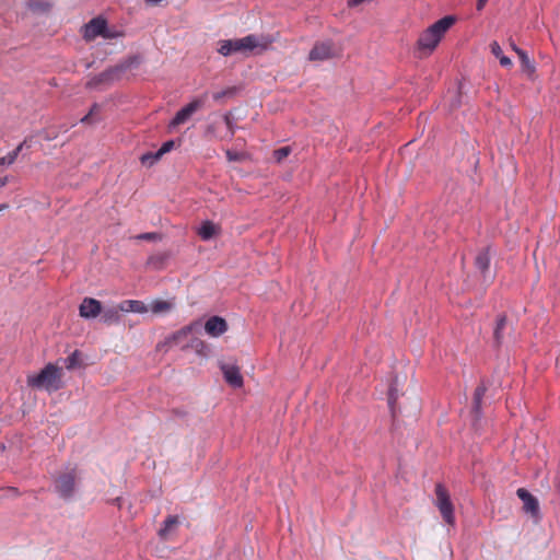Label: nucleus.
<instances>
[{"mask_svg":"<svg viewBox=\"0 0 560 560\" xmlns=\"http://www.w3.org/2000/svg\"><path fill=\"white\" fill-rule=\"evenodd\" d=\"M500 65L504 68H511L512 67V60L504 56V54L499 58Z\"/></svg>","mask_w":560,"mask_h":560,"instance_id":"37","label":"nucleus"},{"mask_svg":"<svg viewBox=\"0 0 560 560\" xmlns=\"http://www.w3.org/2000/svg\"><path fill=\"white\" fill-rule=\"evenodd\" d=\"M81 352L79 350H74L66 360L65 364L68 370H73L81 365Z\"/></svg>","mask_w":560,"mask_h":560,"instance_id":"26","label":"nucleus"},{"mask_svg":"<svg viewBox=\"0 0 560 560\" xmlns=\"http://www.w3.org/2000/svg\"><path fill=\"white\" fill-rule=\"evenodd\" d=\"M178 524L179 517L177 515H168L158 532L159 537L164 541L168 540Z\"/></svg>","mask_w":560,"mask_h":560,"instance_id":"15","label":"nucleus"},{"mask_svg":"<svg viewBox=\"0 0 560 560\" xmlns=\"http://www.w3.org/2000/svg\"><path fill=\"white\" fill-rule=\"evenodd\" d=\"M455 22V16L446 15L421 32L416 44L418 56H430Z\"/></svg>","mask_w":560,"mask_h":560,"instance_id":"1","label":"nucleus"},{"mask_svg":"<svg viewBox=\"0 0 560 560\" xmlns=\"http://www.w3.org/2000/svg\"><path fill=\"white\" fill-rule=\"evenodd\" d=\"M490 51L495 58H500L503 55V50L498 42L493 40L490 43Z\"/></svg>","mask_w":560,"mask_h":560,"instance_id":"33","label":"nucleus"},{"mask_svg":"<svg viewBox=\"0 0 560 560\" xmlns=\"http://www.w3.org/2000/svg\"><path fill=\"white\" fill-rule=\"evenodd\" d=\"M516 493L517 497L523 501V509L525 512L530 513L532 515H536L539 510L537 499L524 488H520Z\"/></svg>","mask_w":560,"mask_h":560,"instance_id":"14","label":"nucleus"},{"mask_svg":"<svg viewBox=\"0 0 560 560\" xmlns=\"http://www.w3.org/2000/svg\"><path fill=\"white\" fill-rule=\"evenodd\" d=\"M191 348L200 355H207L208 346L206 342L199 338H191L190 342L183 346V349Z\"/></svg>","mask_w":560,"mask_h":560,"instance_id":"24","label":"nucleus"},{"mask_svg":"<svg viewBox=\"0 0 560 560\" xmlns=\"http://www.w3.org/2000/svg\"><path fill=\"white\" fill-rule=\"evenodd\" d=\"M9 490H10V491H12L14 494H18V489H15V488H10Z\"/></svg>","mask_w":560,"mask_h":560,"instance_id":"45","label":"nucleus"},{"mask_svg":"<svg viewBox=\"0 0 560 560\" xmlns=\"http://www.w3.org/2000/svg\"><path fill=\"white\" fill-rule=\"evenodd\" d=\"M121 312L125 313H139L143 314L147 313L149 307L142 302L138 300H125L121 303H119Z\"/></svg>","mask_w":560,"mask_h":560,"instance_id":"18","label":"nucleus"},{"mask_svg":"<svg viewBox=\"0 0 560 560\" xmlns=\"http://www.w3.org/2000/svg\"><path fill=\"white\" fill-rule=\"evenodd\" d=\"M205 330L211 337H220L228 330V323L220 316H211L205 324Z\"/></svg>","mask_w":560,"mask_h":560,"instance_id":"11","label":"nucleus"},{"mask_svg":"<svg viewBox=\"0 0 560 560\" xmlns=\"http://www.w3.org/2000/svg\"><path fill=\"white\" fill-rule=\"evenodd\" d=\"M491 262L490 247L487 246L478 252L475 257V267L487 279Z\"/></svg>","mask_w":560,"mask_h":560,"instance_id":"13","label":"nucleus"},{"mask_svg":"<svg viewBox=\"0 0 560 560\" xmlns=\"http://www.w3.org/2000/svg\"><path fill=\"white\" fill-rule=\"evenodd\" d=\"M336 56L332 40L317 42L308 54L311 61H324Z\"/></svg>","mask_w":560,"mask_h":560,"instance_id":"9","label":"nucleus"},{"mask_svg":"<svg viewBox=\"0 0 560 560\" xmlns=\"http://www.w3.org/2000/svg\"><path fill=\"white\" fill-rule=\"evenodd\" d=\"M139 62H140V60L137 56L129 57L128 59L124 60L116 67L108 69V70L100 73L98 75L94 77L93 79H91L86 83V86L95 88L98 84L108 83V82L117 79L119 73L125 72L128 69L132 68L133 66L139 65Z\"/></svg>","mask_w":560,"mask_h":560,"instance_id":"4","label":"nucleus"},{"mask_svg":"<svg viewBox=\"0 0 560 560\" xmlns=\"http://www.w3.org/2000/svg\"><path fill=\"white\" fill-rule=\"evenodd\" d=\"M205 100H206V95L202 97H199V98H195L189 104L184 106L179 112H177L175 117L170 122L168 127L171 129H173V128L186 122L191 117V115H194L197 110H199L200 108L203 107Z\"/></svg>","mask_w":560,"mask_h":560,"instance_id":"8","label":"nucleus"},{"mask_svg":"<svg viewBox=\"0 0 560 560\" xmlns=\"http://www.w3.org/2000/svg\"><path fill=\"white\" fill-rule=\"evenodd\" d=\"M223 119H224V122H225L226 128H228L229 133H230L229 138L231 139L234 136V133H235V125L232 121L231 114L230 113L225 114Z\"/></svg>","mask_w":560,"mask_h":560,"instance_id":"31","label":"nucleus"},{"mask_svg":"<svg viewBox=\"0 0 560 560\" xmlns=\"http://www.w3.org/2000/svg\"><path fill=\"white\" fill-rule=\"evenodd\" d=\"M26 7L37 13H45L51 9L49 0H25Z\"/></svg>","mask_w":560,"mask_h":560,"instance_id":"21","label":"nucleus"},{"mask_svg":"<svg viewBox=\"0 0 560 560\" xmlns=\"http://www.w3.org/2000/svg\"><path fill=\"white\" fill-rule=\"evenodd\" d=\"M97 36L110 38L112 35L107 32V22L102 18H94L83 26V37L85 40H93Z\"/></svg>","mask_w":560,"mask_h":560,"instance_id":"7","label":"nucleus"},{"mask_svg":"<svg viewBox=\"0 0 560 560\" xmlns=\"http://www.w3.org/2000/svg\"><path fill=\"white\" fill-rule=\"evenodd\" d=\"M290 147H282L273 151V158L278 163H281L284 159H287L291 153Z\"/></svg>","mask_w":560,"mask_h":560,"instance_id":"28","label":"nucleus"},{"mask_svg":"<svg viewBox=\"0 0 560 560\" xmlns=\"http://www.w3.org/2000/svg\"><path fill=\"white\" fill-rule=\"evenodd\" d=\"M26 140H24L23 142H21L12 152H16V158L19 156L20 152L22 151V149L24 148V145H26Z\"/></svg>","mask_w":560,"mask_h":560,"instance_id":"39","label":"nucleus"},{"mask_svg":"<svg viewBox=\"0 0 560 560\" xmlns=\"http://www.w3.org/2000/svg\"><path fill=\"white\" fill-rule=\"evenodd\" d=\"M8 177L0 178V188L4 187L8 184Z\"/></svg>","mask_w":560,"mask_h":560,"instance_id":"41","label":"nucleus"},{"mask_svg":"<svg viewBox=\"0 0 560 560\" xmlns=\"http://www.w3.org/2000/svg\"><path fill=\"white\" fill-rule=\"evenodd\" d=\"M435 495L436 505L443 520L450 525L454 524V508L451 502L450 494L443 485H436Z\"/></svg>","mask_w":560,"mask_h":560,"instance_id":"6","label":"nucleus"},{"mask_svg":"<svg viewBox=\"0 0 560 560\" xmlns=\"http://www.w3.org/2000/svg\"><path fill=\"white\" fill-rule=\"evenodd\" d=\"M506 327V317L504 315H501L498 317L497 325L494 328V340L497 343H501L503 340V331Z\"/></svg>","mask_w":560,"mask_h":560,"instance_id":"25","label":"nucleus"},{"mask_svg":"<svg viewBox=\"0 0 560 560\" xmlns=\"http://www.w3.org/2000/svg\"><path fill=\"white\" fill-rule=\"evenodd\" d=\"M512 49L516 52V49H520L514 43H511Z\"/></svg>","mask_w":560,"mask_h":560,"instance_id":"44","label":"nucleus"},{"mask_svg":"<svg viewBox=\"0 0 560 560\" xmlns=\"http://www.w3.org/2000/svg\"><path fill=\"white\" fill-rule=\"evenodd\" d=\"M77 479H78L77 467H68L65 471H61L55 478L54 486H55L56 492L62 499H70L74 493Z\"/></svg>","mask_w":560,"mask_h":560,"instance_id":"5","label":"nucleus"},{"mask_svg":"<svg viewBox=\"0 0 560 560\" xmlns=\"http://www.w3.org/2000/svg\"><path fill=\"white\" fill-rule=\"evenodd\" d=\"M221 370L224 375V380L231 386L235 388H240L243 386V376L240 372V369L236 365L232 364H222Z\"/></svg>","mask_w":560,"mask_h":560,"instance_id":"12","label":"nucleus"},{"mask_svg":"<svg viewBox=\"0 0 560 560\" xmlns=\"http://www.w3.org/2000/svg\"><path fill=\"white\" fill-rule=\"evenodd\" d=\"M219 231H220L219 226L215 225L213 222L205 221V222H202V224L200 225V228L198 230V235L201 237V240L209 241L214 235H217L219 233Z\"/></svg>","mask_w":560,"mask_h":560,"instance_id":"20","label":"nucleus"},{"mask_svg":"<svg viewBox=\"0 0 560 560\" xmlns=\"http://www.w3.org/2000/svg\"><path fill=\"white\" fill-rule=\"evenodd\" d=\"M102 313V304L93 298H84L79 306V314L83 318H95Z\"/></svg>","mask_w":560,"mask_h":560,"instance_id":"10","label":"nucleus"},{"mask_svg":"<svg viewBox=\"0 0 560 560\" xmlns=\"http://www.w3.org/2000/svg\"><path fill=\"white\" fill-rule=\"evenodd\" d=\"M120 305L102 308L101 320L106 325H114L120 322Z\"/></svg>","mask_w":560,"mask_h":560,"instance_id":"17","label":"nucleus"},{"mask_svg":"<svg viewBox=\"0 0 560 560\" xmlns=\"http://www.w3.org/2000/svg\"><path fill=\"white\" fill-rule=\"evenodd\" d=\"M487 392V387L483 383L479 384L474 393L472 410L476 413L480 412L482 398Z\"/></svg>","mask_w":560,"mask_h":560,"instance_id":"23","label":"nucleus"},{"mask_svg":"<svg viewBox=\"0 0 560 560\" xmlns=\"http://www.w3.org/2000/svg\"><path fill=\"white\" fill-rule=\"evenodd\" d=\"M55 137H56V135H50V133H48V132H47V133L44 136V139H45V140H47V141H50V140H52Z\"/></svg>","mask_w":560,"mask_h":560,"instance_id":"42","label":"nucleus"},{"mask_svg":"<svg viewBox=\"0 0 560 560\" xmlns=\"http://www.w3.org/2000/svg\"><path fill=\"white\" fill-rule=\"evenodd\" d=\"M16 161V152H9L5 156L0 158V166L12 165Z\"/></svg>","mask_w":560,"mask_h":560,"instance_id":"30","label":"nucleus"},{"mask_svg":"<svg viewBox=\"0 0 560 560\" xmlns=\"http://www.w3.org/2000/svg\"><path fill=\"white\" fill-rule=\"evenodd\" d=\"M174 148V141L170 140L162 144V147L154 153L153 161H158L165 153L170 152Z\"/></svg>","mask_w":560,"mask_h":560,"instance_id":"27","label":"nucleus"},{"mask_svg":"<svg viewBox=\"0 0 560 560\" xmlns=\"http://www.w3.org/2000/svg\"><path fill=\"white\" fill-rule=\"evenodd\" d=\"M154 153H147L141 156V162L144 165H152L156 161H153Z\"/></svg>","mask_w":560,"mask_h":560,"instance_id":"36","label":"nucleus"},{"mask_svg":"<svg viewBox=\"0 0 560 560\" xmlns=\"http://www.w3.org/2000/svg\"><path fill=\"white\" fill-rule=\"evenodd\" d=\"M516 54L521 61L522 71L526 73L529 79H534L536 72L534 62L529 59L528 55L523 49H516Z\"/></svg>","mask_w":560,"mask_h":560,"instance_id":"19","label":"nucleus"},{"mask_svg":"<svg viewBox=\"0 0 560 560\" xmlns=\"http://www.w3.org/2000/svg\"><path fill=\"white\" fill-rule=\"evenodd\" d=\"M234 93V89H226L221 92L213 93V100L219 101L224 96L232 95Z\"/></svg>","mask_w":560,"mask_h":560,"instance_id":"34","label":"nucleus"},{"mask_svg":"<svg viewBox=\"0 0 560 560\" xmlns=\"http://www.w3.org/2000/svg\"><path fill=\"white\" fill-rule=\"evenodd\" d=\"M396 399H397V396L395 395V392L392 388L389 390V396H388V402H389V406H390L392 409H394V404H395Z\"/></svg>","mask_w":560,"mask_h":560,"instance_id":"38","label":"nucleus"},{"mask_svg":"<svg viewBox=\"0 0 560 560\" xmlns=\"http://www.w3.org/2000/svg\"><path fill=\"white\" fill-rule=\"evenodd\" d=\"M487 2H488V0H478L477 1V10L481 11L485 8Z\"/></svg>","mask_w":560,"mask_h":560,"instance_id":"40","label":"nucleus"},{"mask_svg":"<svg viewBox=\"0 0 560 560\" xmlns=\"http://www.w3.org/2000/svg\"><path fill=\"white\" fill-rule=\"evenodd\" d=\"M270 40L254 34L243 38L225 39L219 42L218 51L222 56H230L234 52H248L255 49L266 50Z\"/></svg>","mask_w":560,"mask_h":560,"instance_id":"2","label":"nucleus"},{"mask_svg":"<svg viewBox=\"0 0 560 560\" xmlns=\"http://www.w3.org/2000/svg\"><path fill=\"white\" fill-rule=\"evenodd\" d=\"M198 327H199V323L198 322H194V323H191V324L180 328L179 330L174 332L172 336H170L167 338L166 342L168 345H179V343H182L183 340H185Z\"/></svg>","mask_w":560,"mask_h":560,"instance_id":"16","label":"nucleus"},{"mask_svg":"<svg viewBox=\"0 0 560 560\" xmlns=\"http://www.w3.org/2000/svg\"><path fill=\"white\" fill-rule=\"evenodd\" d=\"M136 238L141 241H158L161 240V235L155 232H148L137 235Z\"/></svg>","mask_w":560,"mask_h":560,"instance_id":"32","label":"nucleus"},{"mask_svg":"<svg viewBox=\"0 0 560 560\" xmlns=\"http://www.w3.org/2000/svg\"><path fill=\"white\" fill-rule=\"evenodd\" d=\"M174 304L171 301L155 300L151 303L150 310L153 314H165L173 308Z\"/></svg>","mask_w":560,"mask_h":560,"instance_id":"22","label":"nucleus"},{"mask_svg":"<svg viewBox=\"0 0 560 560\" xmlns=\"http://www.w3.org/2000/svg\"><path fill=\"white\" fill-rule=\"evenodd\" d=\"M61 369L54 363H48L38 374L27 376V385L36 389L56 392L61 388Z\"/></svg>","mask_w":560,"mask_h":560,"instance_id":"3","label":"nucleus"},{"mask_svg":"<svg viewBox=\"0 0 560 560\" xmlns=\"http://www.w3.org/2000/svg\"><path fill=\"white\" fill-rule=\"evenodd\" d=\"M225 155H226V158H228V160L230 162H232V161H241L242 160V154L241 153L233 152L231 150H226L225 151Z\"/></svg>","mask_w":560,"mask_h":560,"instance_id":"35","label":"nucleus"},{"mask_svg":"<svg viewBox=\"0 0 560 560\" xmlns=\"http://www.w3.org/2000/svg\"><path fill=\"white\" fill-rule=\"evenodd\" d=\"M100 112V105L98 104H93V106L91 107L90 112L81 118V122L82 124H90L92 122V117L97 114Z\"/></svg>","mask_w":560,"mask_h":560,"instance_id":"29","label":"nucleus"},{"mask_svg":"<svg viewBox=\"0 0 560 560\" xmlns=\"http://www.w3.org/2000/svg\"><path fill=\"white\" fill-rule=\"evenodd\" d=\"M7 208H8V205H5V203L0 205V212L5 210Z\"/></svg>","mask_w":560,"mask_h":560,"instance_id":"43","label":"nucleus"}]
</instances>
